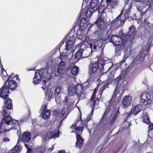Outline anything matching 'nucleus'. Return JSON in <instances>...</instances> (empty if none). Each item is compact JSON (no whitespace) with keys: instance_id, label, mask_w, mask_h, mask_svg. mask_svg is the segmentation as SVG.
I'll return each instance as SVG.
<instances>
[{"instance_id":"1","label":"nucleus","mask_w":153,"mask_h":153,"mask_svg":"<svg viewBox=\"0 0 153 153\" xmlns=\"http://www.w3.org/2000/svg\"><path fill=\"white\" fill-rule=\"evenodd\" d=\"M88 40V38L86 37L83 41L78 45L79 50L75 56L76 59L79 60L82 58H86L96 50L100 51L101 53H103L105 45L101 40L94 39L89 42Z\"/></svg>"},{"instance_id":"2","label":"nucleus","mask_w":153,"mask_h":153,"mask_svg":"<svg viewBox=\"0 0 153 153\" xmlns=\"http://www.w3.org/2000/svg\"><path fill=\"white\" fill-rule=\"evenodd\" d=\"M49 62L46 63V67L41 68V69L37 70L35 71V74L33 78V83L35 85L38 84L41 80L44 78V77L47 79V81L44 80L42 82V88L43 90L46 95H48L49 97H51L52 92H51V89L48 84L47 86L46 84L48 81L51 79V74L50 72L51 70L53 60L52 58L50 57L49 58Z\"/></svg>"},{"instance_id":"3","label":"nucleus","mask_w":153,"mask_h":153,"mask_svg":"<svg viewBox=\"0 0 153 153\" xmlns=\"http://www.w3.org/2000/svg\"><path fill=\"white\" fill-rule=\"evenodd\" d=\"M87 26L85 18H83L80 20L79 19L77 20L73 27L66 37V47L64 51L68 52L70 55H73L74 51V44L78 33L79 32V34H82L83 31Z\"/></svg>"},{"instance_id":"4","label":"nucleus","mask_w":153,"mask_h":153,"mask_svg":"<svg viewBox=\"0 0 153 153\" xmlns=\"http://www.w3.org/2000/svg\"><path fill=\"white\" fill-rule=\"evenodd\" d=\"M112 32V30H104L103 29L97 30L94 33L100 37V39L108 42H112L115 46L116 53L117 55H120L123 47L125 46L127 43L126 40L119 36L111 35Z\"/></svg>"},{"instance_id":"5","label":"nucleus","mask_w":153,"mask_h":153,"mask_svg":"<svg viewBox=\"0 0 153 153\" xmlns=\"http://www.w3.org/2000/svg\"><path fill=\"white\" fill-rule=\"evenodd\" d=\"M116 5V0H102L98 11L100 18L96 21L93 26H96L97 30L103 29L104 25L103 19L107 16V13H112V8H114Z\"/></svg>"},{"instance_id":"6","label":"nucleus","mask_w":153,"mask_h":153,"mask_svg":"<svg viewBox=\"0 0 153 153\" xmlns=\"http://www.w3.org/2000/svg\"><path fill=\"white\" fill-rule=\"evenodd\" d=\"M98 60L97 62L94 63H91L89 65L88 68V75L89 78L93 80L95 78L99 77L101 79L105 76L107 78L108 76L106 74L107 72L103 71V66L101 61Z\"/></svg>"},{"instance_id":"7","label":"nucleus","mask_w":153,"mask_h":153,"mask_svg":"<svg viewBox=\"0 0 153 153\" xmlns=\"http://www.w3.org/2000/svg\"><path fill=\"white\" fill-rule=\"evenodd\" d=\"M23 122L22 120L19 122L17 120H13L10 116L3 117L0 123V133L2 132L4 133L12 128L16 129L19 125Z\"/></svg>"},{"instance_id":"8","label":"nucleus","mask_w":153,"mask_h":153,"mask_svg":"<svg viewBox=\"0 0 153 153\" xmlns=\"http://www.w3.org/2000/svg\"><path fill=\"white\" fill-rule=\"evenodd\" d=\"M140 104L133 107L132 108L133 113L136 115L143 110V105H149L153 101V95L147 92L142 93L140 97Z\"/></svg>"},{"instance_id":"9","label":"nucleus","mask_w":153,"mask_h":153,"mask_svg":"<svg viewBox=\"0 0 153 153\" xmlns=\"http://www.w3.org/2000/svg\"><path fill=\"white\" fill-rule=\"evenodd\" d=\"M82 87L81 85H78L75 86L71 84L68 87V94L70 96L74 95L76 93L78 98L81 100L85 98V95L82 91Z\"/></svg>"},{"instance_id":"10","label":"nucleus","mask_w":153,"mask_h":153,"mask_svg":"<svg viewBox=\"0 0 153 153\" xmlns=\"http://www.w3.org/2000/svg\"><path fill=\"white\" fill-rule=\"evenodd\" d=\"M114 110L111 114V119L108 123L107 129L112 131L113 130L112 126L114 125L119 118L120 114L119 111L120 106L116 104L114 105Z\"/></svg>"},{"instance_id":"11","label":"nucleus","mask_w":153,"mask_h":153,"mask_svg":"<svg viewBox=\"0 0 153 153\" xmlns=\"http://www.w3.org/2000/svg\"><path fill=\"white\" fill-rule=\"evenodd\" d=\"M116 95H115V93H114V94L113 95L112 99L115 97ZM111 99L110 101H108V102L106 103L105 106L106 108V110L104 113L103 116H102L101 120H100V122L101 123H102V125H103V126L102 127V128L103 129H105L106 128V121L105 120V119L106 117V115L107 114V113L110 111L111 109L113 108H114L113 107L114 106H112V104H111ZM117 104L118 105V103L117 102H116L115 104L114 105H116V104Z\"/></svg>"},{"instance_id":"12","label":"nucleus","mask_w":153,"mask_h":153,"mask_svg":"<svg viewBox=\"0 0 153 153\" xmlns=\"http://www.w3.org/2000/svg\"><path fill=\"white\" fill-rule=\"evenodd\" d=\"M14 77L13 74H11L9 78L6 76H2V78L3 80H5L6 81L4 83V85L0 89V97L3 99L7 97L9 91V87L7 85V81L10 79Z\"/></svg>"},{"instance_id":"13","label":"nucleus","mask_w":153,"mask_h":153,"mask_svg":"<svg viewBox=\"0 0 153 153\" xmlns=\"http://www.w3.org/2000/svg\"><path fill=\"white\" fill-rule=\"evenodd\" d=\"M95 92L94 91V93L93 94L92 96L91 97V102H92L93 101V110H92L91 112V113L89 115H88V117L87 118V120H83V121H82L81 120V115L79 117V119L80 120V123L82 122V124L85 126L86 128L88 130V131L90 134H91V130H90L89 129H88V128H87V123L91 120V118L92 117L93 114V113L94 112V110L93 109H97V106H96V105L95 104V102L96 101L94 100V96L95 94Z\"/></svg>"},{"instance_id":"14","label":"nucleus","mask_w":153,"mask_h":153,"mask_svg":"<svg viewBox=\"0 0 153 153\" xmlns=\"http://www.w3.org/2000/svg\"><path fill=\"white\" fill-rule=\"evenodd\" d=\"M98 60H100V61L102 62L101 63H102V65L103 66V68L104 67V65L105 64H108L109 66H111L110 69H111L114 65L113 62L114 60L112 59H108L107 57H105L103 59H99Z\"/></svg>"},{"instance_id":"15","label":"nucleus","mask_w":153,"mask_h":153,"mask_svg":"<svg viewBox=\"0 0 153 153\" xmlns=\"http://www.w3.org/2000/svg\"><path fill=\"white\" fill-rule=\"evenodd\" d=\"M73 55H70V53L63 51V54L61 56V62H64L66 64V62L70 60L71 57Z\"/></svg>"},{"instance_id":"16","label":"nucleus","mask_w":153,"mask_h":153,"mask_svg":"<svg viewBox=\"0 0 153 153\" xmlns=\"http://www.w3.org/2000/svg\"><path fill=\"white\" fill-rule=\"evenodd\" d=\"M132 97L131 96L128 95L125 97L122 101L123 107L126 108L129 106L130 105Z\"/></svg>"},{"instance_id":"17","label":"nucleus","mask_w":153,"mask_h":153,"mask_svg":"<svg viewBox=\"0 0 153 153\" xmlns=\"http://www.w3.org/2000/svg\"><path fill=\"white\" fill-rule=\"evenodd\" d=\"M144 55L143 54L138 55L136 58L134 60V61H135V62L137 66L135 68H139L141 66V64L144 60Z\"/></svg>"},{"instance_id":"18","label":"nucleus","mask_w":153,"mask_h":153,"mask_svg":"<svg viewBox=\"0 0 153 153\" xmlns=\"http://www.w3.org/2000/svg\"><path fill=\"white\" fill-rule=\"evenodd\" d=\"M62 91V88L60 86L56 87L54 91V97L55 101H59L60 99V95Z\"/></svg>"},{"instance_id":"19","label":"nucleus","mask_w":153,"mask_h":153,"mask_svg":"<svg viewBox=\"0 0 153 153\" xmlns=\"http://www.w3.org/2000/svg\"><path fill=\"white\" fill-rule=\"evenodd\" d=\"M66 110V108H63L62 109L60 112L59 113V116H58L57 117V118H60L59 121L60 123L59 124V126L61 125L63 120L66 118L67 116V114H65V112Z\"/></svg>"},{"instance_id":"20","label":"nucleus","mask_w":153,"mask_h":153,"mask_svg":"<svg viewBox=\"0 0 153 153\" xmlns=\"http://www.w3.org/2000/svg\"><path fill=\"white\" fill-rule=\"evenodd\" d=\"M132 111H131L130 113H127V114H124V115L126 116V119L125 120L123 123V124L122 126H123V128H126L129 127L131 126L132 125L131 123V121H129L128 120V119L129 117H130Z\"/></svg>"},{"instance_id":"21","label":"nucleus","mask_w":153,"mask_h":153,"mask_svg":"<svg viewBox=\"0 0 153 153\" xmlns=\"http://www.w3.org/2000/svg\"><path fill=\"white\" fill-rule=\"evenodd\" d=\"M99 7L97 8H94L93 7H91L88 8L85 12V16L88 18H89L93 14L94 12H95L98 11Z\"/></svg>"},{"instance_id":"22","label":"nucleus","mask_w":153,"mask_h":153,"mask_svg":"<svg viewBox=\"0 0 153 153\" xmlns=\"http://www.w3.org/2000/svg\"><path fill=\"white\" fill-rule=\"evenodd\" d=\"M76 132V146L78 148H80L82 146L84 142L83 139L81 137L79 134Z\"/></svg>"},{"instance_id":"23","label":"nucleus","mask_w":153,"mask_h":153,"mask_svg":"<svg viewBox=\"0 0 153 153\" xmlns=\"http://www.w3.org/2000/svg\"><path fill=\"white\" fill-rule=\"evenodd\" d=\"M66 64L64 62H60L57 69V72L59 75L60 74H63L65 71Z\"/></svg>"},{"instance_id":"24","label":"nucleus","mask_w":153,"mask_h":153,"mask_svg":"<svg viewBox=\"0 0 153 153\" xmlns=\"http://www.w3.org/2000/svg\"><path fill=\"white\" fill-rule=\"evenodd\" d=\"M131 27L129 28V32L128 37L131 43H134L135 42V32L134 30H131Z\"/></svg>"},{"instance_id":"25","label":"nucleus","mask_w":153,"mask_h":153,"mask_svg":"<svg viewBox=\"0 0 153 153\" xmlns=\"http://www.w3.org/2000/svg\"><path fill=\"white\" fill-rule=\"evenodd\" d=\"M12 109L5 107V106H3L2 107V111H1L3 117L9 116L10 113V110Z\"/></svg>"},{"instance_id":"26","label":"nucleus","mask_w":153,"mask_h":153,"mask_svg":"<svg viewBox=\"0 0 153 153\" xmlns=\"http://www.w3.org/2000/svg\"><path fill=\"white\" fill-rule=\"evenodd\" d=\"M136 7L137 11L140 12V17L142 18L143 16L147 11V10L146 9H145V7L141 5L140 6L137 5Z\"/></svg>"},{"instance_id":"27","label":"nucleus","mask_w":153,"mask_h":153,"mask_svg":"<svg viewBox=\"0 0 153 153\" xmlns=\"http://www.w3.org/2000/svg\"><path fill=\"white\" fill-rule=\"evenodd\" d=\"M22 138L23 141L28 142L30 140L31 138V134L28 132H25L23 133Z\"/></svg>"},{"instance_id":"28","label":"nucleus","mask_w":153,"mask_h":153,"mask_svg":"<svg viewBox=\"0 0 153 153\" xmlns=\"http://www.w3.org/2000/svg\"><path fill=\"white\" fill-rule=\"evenodd\" d=\"M4 99V106L13 109V105L11 99L7 97Z\"/></svg>"},{"instance_id":"29","label":"nucleus","mask_w":153,"mask_h":153,"mask_svg":"<svg viewBox=\"0 0 153 153\" xmlns=\"http://www.w3.org/2000/svg\"><path fill=\"white\" fill-rule=\"evenodd\" d=\"M49 133L51 139H55L59 136L60 133L59 128H58L57 130L56 129L55 131L50 132Z\"/></svg>"},{"instance_id":"30","label":"nucleus","mask_w":153,"mask_h":153,"mask_svg":"<svg viewBox=\"0 0 153 153\" xmlns=\"http://www.w3.org/2000/svg\"><path fill=\"white\" fill-rule=\"evenodd\" d=\"M7 87L11 90H13L16 87V83L15 81L12 80H9L8 82Z\"/></svg>"},{"instance_id":"31","label":"nucleus","mask_w":153,"mask_h":153,"mask_svg":"<svg viewBox=\"0 0 153 153\" xmlns=\"http://www.w3.org/2000/svg\"><path fill=\"white\" fill-rule=\"evenodd\" d=\"M119 68L117 67V66H115V67L114 68V69L112 70L111 71L109 74V76H108V75L107 76H108L107 78L105 76H104L103 77V78H105V80H106L108 79V78H110L112 79L114 78V74L116 70L118 69ZM106 74L107 73L109 72V71H107L106 72Z\"/></svg>"},{"instance_id":"32","label":"nucleus","mask_w":153,"mask_h":153,"mask_svg":"<svg viewBox=\"0 0 153 153\" xmlns=\"http://www.w3.org/2000/svg\"><path fill=\"white\" fill-rule=\"evenodd\" d=\"M41 114L42 115V118L46 120L49 118L50 115V112L49 110H47L45 111L42 112Z\"/></svg>"},{"instance_id":"33","label":"nucleus","mask_w":153,"mask_h":153,"mask_svg":"<svg viewBox=\"0 0 153 153\" xmlns=\"http://www.w3.org/2000/svg\"><path fill=\"white\" fill-rule=\"evenodd\" d=\"M135 61H134L133 60L132 62L128 65V67L125 69L124 71H125L126 72H128L129 70H130V69L133 67H134V68H136L135 70H136L137 69H138L137 68H135V67L137 66V65H136Z\"/></svg>"},{"instance_id":"34","label":"nucleus","mask_w":153,"mask_h":153,"mask_svg":"<svg viewBox=\"0 0 153 153\" xmlns=\"http://www.w3.org/2000/svg\"><path fill=\"white\" fill-rule=\"evenodd\" d=\"M79 68L76 66H74L72 67L71 69V73L72 75H77L79 72Z\"/></svg>"},{"instance_id":"35","label":"nucleus","mask_w":153,"mask_h":153,"mask_svg":"<svg viewBox=\"0 0 153 153\" xmlns=\"http://www.w3.org/2000/svg\"><path fill=\"white\" fill-rule=\"evenodd\" d=\"M19 146L18 145H16L12 149L10 150L8 153H19Z\"/></svg>"},{"instance_id":"36","label":"nucleus","mask_w":153,"mask_h":153,"mask_svg":"<svg viewBox=\"0 0 153 153\" xmlns=\"http://www.w3.org/2000/svg\"><path fill=\"white\" fill-rule=\"evenodd\" d=\"M99 1V0H91L89 5L90 7H93L94 8H97Z\"/></svg>"},{"instance_id":"37","label":"nucleus","mask_w":153,"mask_h":153,"mask_svg":"<svg viewBox=\"0 0 153 153\" xmlns=\"http://www.w3.org/2000/svg\"><path fill=\"white\" fill-rule=\"evenodd\" d=\"M125 71H122L121 73L117 78L116 79L117 81H119L122 80L124 77Z\"/></svg>"},{"instance_id":"38","label":"nucleus","mask_w":153,"mask_h":153,"mask_svg":"<svg viewBox=\"0 0 153 153\" xmlns=\"http://www.w3.org/2000/svg\"><path fill=\"white\" fill-rule=\"evenodd\" d=\"M83 126L82 127L81 126H77L76 128V132L78 133V134H81L82 133V127H84V126L83 124Z\"/></svg>"},{"instance_id":"39","label":"nucleus","mask_w":153,"mask_h":153,"mask_svg":"<svg viewBox=\"0 0 153 153\" xmlns=\"http://www.w3.org/2000/svg\"><path fill=\"white\" fill-rule=\"evenodd\" d=\"M51 139V137L49 132L48 133L46 134V135L44 137L43 139V142H45L46 141L49 140Z\"/></svg>"},{"instance_id":"40","label":"nucleus","mask_w":153,"mask_h":153,"mask_svg":"<svg viewBox=\"0 0 153 153\" xmlns=\"http://www.w3.org/2000/svg\"><path fill=\"white\" fill-rule=\"evenodd\" d=\"M46 149V148L44 146L40 147L37 149L36 150L37 153H43Z\"/></svg>"},{"instance_id":"41","label":"nucleus","mask_w":153,"mask_h":153,"mask_svg":"<svg viewBox=\"0 0 153 153\" xmlns=\"http://www.w3.org/2000/svg\"><path fill=\"white\" fill-rule=\"evenodd\" d=\"M47 104L48 103L45 102V104H44L42 106V108H41V110L42 112L44 111H46V109L47 108Z\"/></svg>"},{"instance_id":"42","label":"nucleus","mask_w":153,"mask_h":153,"mask_svg":"<svg viewBox=\"0 0 153 153\" xmlns=\"http://www.w3.org/2000/svg\"><path fill=\"white\" fill-rule=\"evenodd\" d=\"M150 0H142L143 3L147 5H148L149 7L152 6L151 3H150Z\"/></svg>"},{"instance_id":"43","label":"nucleus","mask_w":153,"mask_h":153,"mask_svg":"<svg viewBox=\"0 0 153 153\" xmlns=\"http://www.w3.org/2000/svg\"><path fill=\"white\" fill-rule=\"evenodd\" d=\"M107 86L105 85H102L100 88V94H99V96H100V97L101 96V94L102 92V91H103V90L106 88Z\"/></svg>"},{"instance_id":"44","label":"nucleus","mask_w":153,"mask_h":153,"mask_svg":"<svg viewBox=\"0 0 153 153\" xmlns=\"http://www.w3.org/2000/svg\"><path fill=\"white\" fill-rule=\"evenodd\" d=\"M80 121V120L79 119V120H77L76 123L72 125L71 126V128H72L75 129H76V128L77 127V125L78 124V123Z\"/></svg>"},{"instance_id":"45","label":"nucleus","mask_w":153,"mask_h":153,"mask_svg":"<svg viewBox=\"0 0 153 153\" xmlns=\"http://www.w3.org/2000/svg\"><path fill=\"white\" fill-rule=\"evenodd\" d=\"M59 110L58 108H56L53 111V113L56 116L57 115H58L59 116Z\"/></svg>"},{"instance_id":"46","label":"nucleus","mask_w":153,"mask_h":153,"mask_svg":"<svg viewBox=\"0 0 153 153\" xmlns=\"http://www.w3.org/2000/svg\"><path fill=\"white\" fill-rule=\"evenodd\" d=\"M120 91L121 92L119 91L118 92L116 95V97H117L119 99L120 97L121 96H122L124 92L122 91Z\"/></svg>"},{"instance_id":"47","label":"nucleus","mask_w":153,"mask_h":153,"mask_svg":"<svg viewBox=\"0 0 153 153\" xmlns=\"http://www.w3.org/2000/svg\"><path fill=\"white\" fill-rule=\"evenodd\" d=\"M64 101L65 103H69V102L71 101L70 99L68 97H65Z\"/></svg>"},{"instance_id":"48","label":"nucleus","mask_w":153,"mask_h":153,"mask_svg":"<svg viewBox=\"0 0 153 153\" xmlns=\"http://www.w3.org/2000/svg\"><path fill=\"white\" fill-rule=\"evenodd\" d=\"M153 130V123H152L150 124L148 128V131H152Z\"/></svg>"},{"instance_id":"49","label":"nucleus","mask_w":153,"mask_h":153,"mask_svg":"<svg viewBox=\"0 0 153 153\" xmlns=\"http://www.w3.org/2000/svg\"><path fill=\"white\" fill-rule=\"evenodd\" d=\"M68 103V105L67 106L68 109H70L71 108V106L73 105V103L72 102L70 101Z\"/></svg>"},{"instance_id":"50","label":"nucleus","mask_w":153,"mask_h":153,"mask_svg":"<svg viewBox=\"0 0 153 153\" xmlns=\"http://www.w3.org/2000/svg\"><path fill=\"white\" fill-rule=\"evenodd\" d=\"M127 57L125 55H124V56L123 58V60L122 61V62H125L126 60L127 59Z\"/></svg>"},{"instance_id":"51","label":"nucleus","mask_w":153,"mask_h":153,"mask_svg":"<svg viewBox=\"0 0 153 153\" xmlns=\"http://www.w3.org/2000/svg\"><path fill=\"white\" fill-rule=\"evenodd\" d=\"M53 148H54V146H53V145H52L51 147L50 148H49L48 151H49L50 152L53 149Z\"/></svg>"},{"instance_id":"52","label":"nucleus","mask_w":153,"mask_h":153,"mask_svg":"<svg viewBox=\"0 0 153 153\" xmlns=\"http://www.w3.org/2000/svg\"><path fill=\"white\" fill-rule=\"evenodd\" d=\"M3 141L4 142H7V141H9V139L7 137L5 138L4 140Z\"/></svg>"},{"instance_id":"53","label":"nucleus","mask_w":153,"mask_h":153,"mask_svg":"<svg viewBox=\"0 0 153 153\" xmlns=\"http://www.w3.org/2000/svg\"><path fill=\"white\" fill-rule=\"evenodd\" d=\"M88 0H83V4H84V3L85 2L84 4L86 3L87 4H88ZM88 5V4H87Z\"/></svg>"},{"instance_id":"54","label":"nucleus","mask_w":153,"mask_h":153,"mask_svg":"<svg viewBox=\"0 0 153 153\" xmlns=\"http://www.w3.org/2000/svg\"><path fill=\"white\" fill-rule=\"evenodd\" d=\"M123 37L127 39L128 37V36L127 35H126V34H123Z\"/></svg>"},{"instance_id":"55","label":"nucleus","mask_w":153,"mask_h":153,"mask_svg":"<svg viewBox=\"0 0 153 153\" xmlns=\"http://www.w3.org/2000/svg\"><path fill=\"white\" fill-rule=\"evenodd\" d=\"M146 123L147 124H148L149 123H150V120L149 118L147 119L146 121Z\"/></svg>"},{"instance_id":"56","label":"nucleus","mask_w":153,"mask_h":153,"mask_svg":"<svg viewBox=\"0 0 153 153\" xmlns=\"http://www.w3.org/2000/svg\"><path fill=\"white\" fill-rule=\"evenodd\" d=\"M58 153H65V152L64 150H62L59 151Z\"/></svg>"},{"instance_id":"57","label":"nucleus","mask_w":153,"mask_h":153,"mask_svg":"<svg viewBox=\"0 0 153 153\" xmlns=\"http://www.w3.org/2000/svg\"><path fill=\"white\" fill-rule=\"evenodd\" d=\"M122 149V147H121L120 148V149H119L118 150L117 152L114 153H117V152H118L120 149Z\"/></svg>"},{"instance_id":"58","label":"nucleus","mask_w":153,"mask_h":153,"mask_svg":"<svg viewBox=\"0 0 153 153\" xmlns=\"http://www.w3.org/2000/svg\"><path fill=\"white\" fill-rule=\"evenodd\" d=\"M146 80L145 82H143L142 84H146Z\"/></svg>"},{"instance_id":"59","label":"nucleus","mask_w":153,"mask_h":153,"mask_svg":"<svg viewBox=\"0 0 153 153\" xmlns=\"http://www.w3.org/2000/svg\"><path fill=\"white\" fill-rule=\"evenodd\" d=\"M117 90H118V89H117V87L116 88H115V89L114 92H115H115H116V91H117Z\"/></svg>"},{"instance_id":"60","label":"nucleus","mask_w":153,"mask_h":153,"mask_svg":"<svg viewBox=\"0 0 153 153\" xmlns=\"http://www.w3.org/2000/svg\"><path fill=\"white\" fill-rule=\"evenodd\" d=\"M126 147H125V148H124L123 149V152H124L125 150H126Z\"/></svg>"},{"instance_id":"61","label":"nucleus","mask_w":153,"mask_h":153,"mask_svg":"<svg viewBox=\"0 0 153 153\" xmlns=\"http://www.w3.org/2000/svg\"><path fill=\"white\" fill-rule=\"evenodd\" d=\"M3 68V65L1 63V64L0 65V68Z\"/></svg>"},{"instance_id":"62","label":"nucleus","mask_w":153,"mask_h":153,"mask_svg":"<svg viewBox=\"0 0 153 153\" xmlns=\"http://www.w3.org/2000/svg\"><path fill=\"white\" fill-rule=\"evenodd\" d=\"M136 143H137V142H134V144L135 145H136Z\"/></svg>"},{"instance_id":"63","label":"nucleus","mask_w":153,"mask_h":153,"mask_svg":"<svg viewBox=\"0 0 153 153\" xmlns=\"http://www.w3.org/2000/svg\"><path fill=\"white\" fill-rule=\"evenodd\" d=\"M17 77H18V78H19V77H18V75L17 76H16V78H17Z\"/></svg>"},{"instance_id":"64","label":"nucleus","mask_w":153,"mask_h":153,"mask_svg":"<svg viewBox=\"0 0 153 153\" xmlns=\"http://www.w3.org/2000/svg\"><path fill=\"white\" fill-rule=\"evenodd\" d=\"M19 141L18 140V142H17V144H18V143H19Z\"/></svg>"}]
</instances>
